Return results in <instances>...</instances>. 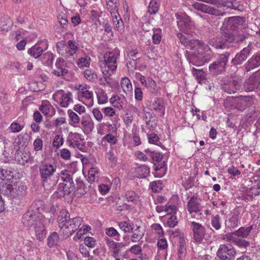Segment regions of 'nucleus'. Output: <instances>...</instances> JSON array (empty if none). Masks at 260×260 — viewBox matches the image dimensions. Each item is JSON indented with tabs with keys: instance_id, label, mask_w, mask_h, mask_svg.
<instances>
[{
	"instance_id": "1",
	"label": "nucleus",
	"mask_w": 260,
	"mask_h": 260,
	"mask_svg": "<svg viewBox=\"0 0 260 260\" xmlns=\"http://www.w3.org/2000/svg\"><path fill=\"white\" fill-rule=\"evenodd\" d=\"M57 220L60 228V234L63 235V238L71 236L79 229L82 222V219L80 217L71 218L69 213L66 210L60 211Z\"/></svg>"
},
{
	"instance_id": "2",
	"label": "nucleus",
	"mask_w": 260,
	"mask_h": 260,
	"mask_svg": "<svg viewBox=\"0 0 260 260\" xmlns=\"http://www.w3.org/2000/svg\"><path fill=\"white\" fill-rule=\"evenodd\" d=\"M56 167L49 162L42 161L39 171L41 180L46 190H51L57 184L58 176H54Z\"/></svg>"
},
{
	"instance_id": "3",
	"label": "nucleus",
	"mask_w": 260,
	"mask_h": 260,
	"mask_svg": "<svg viewBox=\"0 0 260 260\" xmlns=\"http://www.w3.org/2000/svg\"><path fill=\"white\" fill-rule=\"evenodd\" d=\"M193 48L192 51H186L185 56L190 63L196 66H200L203 58L205 57L204 53L210 55V48L202 41L196 40L193 42Z\"/></svg>"
},
{
	"instance_id": "4",
	"label": "nucleus",
	"mask_w": 260,
	"mask_h": 260,
	"mask_svg": "<svg viewBox=\"0 0 260 260\" xmlns=\"http://www.w3.org/2000/svg\"><path fill=\"white\" fill-rule=\"evenodd\" d=\"M26 186L20 181H13V183L0 186L2 193L11 200H20L26 194Z\"/></svg>"
},
{
	"instance_id": "5",
	"label": "nucleus",
	"mask_w": 260,
	"mask_h": 260,
	"mask_svg": "<svg viewBox=\"0 0 260 260\" xmlns=\"http://www.w3.org/2000/svg\"><path fill=\"white\" fill-rule=\"evenodd\" d=\"M120 55V51L118 49L107 52L104 55V60L100 64L101 71L103 74H109L114 73L117 67V60Z\"/></svg>"
},
{
	"instance_id": "6",
	"label": "nucleus",
	"mask_w": 260,
	"mask_h": 260,
	"mask_svg": "<svg viewBox=\"0 0 260 260\" xmlns=\"http://www.w3.org/2000/svg\"><path fill=\"white\" fill-rule=\"evenodd\" d=\"M242 79L239 76H233L230 79L224 80L221 85V88L229 94L234 93L242 89Z\"/></svg>"
},
{
	"instance_id": "7",
	"label": "nucleus",
	"mask_w": 260,
	"mask_h": 260,
	"mask_svg": "<svg viewBox=\"0 0 260 260\" xmlns=\"http://www.w3.org/2000/svg\"><path fill=\"white\" fill-rule=\"evenodd\" d=\"M175 16L179 29L186 34H189L193 25L190 17L181 12L176 13Z\"/></svg>"
},
{
	"instance_id": "8",
	"label": "nucleus",
	"mask_w": 260,
	"mask_h": 260,
	"mask_svg": "<svg viewBox=\"0 0 260 260\" xmlns=\"http://www.w3.org/2000/svg\"><path fill=\"white\" fill-rule=\"evenodd\" d=\"M236 253L235 248L230 244L220 245L216 252L218 260H234Z\"/></svg>"
},
{
	"instance_id": "9",
	"label": "nucleus",
	"mask_w": 260,
	"mask_h": 260,
	"mask_svg": "<svg viewBox=\"0 0 260 260\" xmlns=\"http://www.w3.org/2000/svg\"><path fill=\"white\" fill-rule=\"evenodd\" d=\"M251 50L252 44L250 43L247 47L236 54L234 58L232 59L231 63L234 66L242 64L249 55Z\"/></svg>"
},
{
	"instance_id": "10",
	"label": "nucleus",
	"mask_w": 260,
	"mask_h": 260,
	"mask_svg": "<svg viewBox=\"0 0 260 260\" xmlns=\"http://www.w3.org/2000/svg\"><path fill=\"white\" fill-rule=\"evenodd\" d=\"M15 171L11 168H0V179L2 180V185H7L9 183H13L14 181V175Z\"/></svg>"
},
{
	"instance_id": "11",
	"label": "nucleus",
	"mask_w": 260,
	"mask_h": 260,
	"mask_svg": "<svg viewBox=\"0 0 260 260\" xmlns=\"http://www.w3.org/2000/svg\"><path fill=\"white\" fill-rule=\"evenodd\" d=\"M194 240L201 243L205 235V229L201 224L192 221L191 222Z\"/></svg>"
},
{
	"instance_id": "12",
	"label": "nucleus",
	"mask_w": 260,
	"mask_h": 260,
	"mask_svg": "<svg viewBox=\"0 0 260 260\" xmlns=\"http://www.w3.org/2000/svg\"><path fill=\"white\" fill-rule=\"evenodd\" d=\"M192 7L197 11L214 16H223L224 13H220L215 8L203 3L195 2L192 5Z\"/></svg>"
},
{
	"instance_id": "13",
	"label": "nucleus",
	"mask_w": 260,
	"mask_h": 260,
	"mask_svg": "<svg viewBox=\"0 0 260 260\" xmlns=\"http://www.w3.org/2000/svg\"><path fill=\"white\" fill-rule=\"evenodd\" d=\"M55 68L52 73L57 77H63L68 73L67 64L62 58H58L55 63Z\"/></svg>"
},
{
	"instance_id": "14",
	"label": "nucleus",
	"mask_w": 260,
	"mask_h": 260,
	"mask_svg": "<svg viewBox=\"0 0 260 260\" xmlns=\"http://www.w3.org/2000/svg\"><path fill=\"white\" fill-rule=\"evenodd\" d=\"M260 66V52L254 53L251 57L243 65V68L245 72Z\"/></svg>"
},
{
	"instance_id": "15",
	"label": "nucleus",
	"mask_w": 260,
	"mask_h": 260,
	"mask_svg": "<svg viewBox=\"0 0 260 260\" xmlns=\"http://www.w3.org/2000/svg\"><path fill=\"white\" fill-rule=\"evenodd\" d=\"M187 210L189 213L194 212L196 213H200L202 209V206L201 205V200L196 197H192L187 204Z\"/></svg>"
},
{
	"instance_id": "16",
	"label": "nucleus",
	"mask_w": 260,
	"mask_h": 260,
	"mask_svg": "<svg viewBox=\"0 0 260 260\" xmlns=\"http://www.w3.org/2000/svg\"><path fill=\"white\" fill-rule=\"evenodd\" d=\"M105 241L109 249L112 252V256L114 257H118L120 252V248L123 246V244L115 242L108 238L106 239Z\"/></svg>"
},
{
	"instance_id": "17",
	"label": "nucleus",
	"mask_w": 260,
	"mask_h": 260,
	"mask_svg": "<svg viewBox=\"0 0 260 260\" xmlns=\"http://www.w3.org/2000/svg\"><path fill=\"white\" fill-rule=\"evenodd\" d=\"M39 219V218L32 211H27L23 214L22 222L25 226L30 227L34 225L37 220Z\"/></svg>"
},
{
	"instance_id": "18",
	"label": "nucleus",
	"mask_w": 260,
	"mask_h": 260,
	"mask_svg": "<svg viewBox=\"0 0 260 260\" xmlns=\"http://www.w3.org/2000/svg\"><path fill=\"white\" fill-rule=\"evenodd\" d=\"M245 19L240 16H234L228 18L226 22V27L234 29L236 28L242 27L245 22Z\"/></svg>"
},
{
	"instance_id": "19",
	"label": "nucleus",
	"mask_w": 260,
	"mask_h": 260,
	"mask_svg": "<svg viewBox=\"0 0 260 260\" xmlns=\"http://www.w3.org/2000/svg\"><path fill=\"white\" fill-rule=\"evenodd\" d=\"M82 127L84 132H91L94 128V123L91 117L88 114L83 115L80 119Z\"/></svg>"
},
{
	"instance_id": "20",
	"label": "nucleus",
	"mask_w": 260,
	"mask_h": 260,
	"mask_svg": "<svg viewBox=\"0 0 260 260\" xmlns=\"http://www.w3.org/2000/svg\"><path fill=\"white\" fill-rule=\"evenodd\" d=\"M241 217L239 214L234 213L228 220L225 221L226 228L232 230L238 226Z\"/></svg>"
},
{
	"instance_id": "21",
	"label": "nucleus",
	"mask_w": 260,
	"mask_h": 260,
	"mask_svg": "<svg viewBox=\"0 0 260 260\" xmlns=\"http://www.w3.org/2000/svg\"><path fill=\"white\" fill-rule=\"evenodd\" d=\"M222 6L226 9L241 11L243 9V6L237 0H226L222 2Z\"/></svg>"
},
{
	"instance_id": "22",
	"label": "nucleus",
	"mask_w": 260,
	"mask_h": 260,
	"mask_svg": "<svg viewBox=\"0 0 260 260\" xmlns=\"http://www.w3.org/2000/svg\"><path fill=\"white\" fill-rule=\"evenodd\" d=\"M253 229V225H250L247 227L242 226L238 230L234 231L229 233L228 235L235 236L238 237L245 238H247L251 230Z\"/></svg>"
},
{
	"instance_id": "23",
	"label": "nucleus",
	"mask_w": 260,
	"mask_h": 260,
	"mask_svg": "<svg viewBox=\"0 0 260 260\" xmlns=\"http://www.w3.org/2000/svg\"><path fill=\"white\" fill-rule=\"evenodd\" d=\"M222 37H216L210 39L208 43L216 49H224L228 48V45L225 44Z\"/></svg>"
},
{
	"instance_id": "24",
	"label": "nucleus",
	"mask_w": 260,
	"mask_h": 260,
	"mask_svg": "<svg viewBox=\"0 0 260 260\" xmlns=\"http://www.w3.org/2000/svg\"><path fill=\"white\" fill-rule=\"evenodd\" d=\"M243 85V88L241 89L246 92H250L257 89L259 85L256 81H255L252 78L249 77Z\"/></svg>"
},
{
	"instance_id": "25",
	"label": "nucleus",
	"mask_w": 260,
	"mask_h": 260,
	"mask_svg": "<svg viewBox=\"0 0 260 260\" xmlns=\"http://www.w3.org/2000/svg\"><path fill=\"white\" fill-rule=\"evenodd\" d=\"M177 38L180 40L182 44H183L187 48L189 49V51H192L194 46L193 45V42L195 41L196 40L190 39L180 32L177 33Z\"/></svg>"
},
{
	"instance_id": "26",
	"label": "nucleus",
	"mask_w": 260,
	"mask_h": 260,
	"mask_svg": "<svg viewBox=\"0 0 260 260\" xmlns=\"http://www.w3.org/2000/svg\"><path fill=\"white\" fill-rule=\"evenodd\" d=\"M209 70L214 74L218 75L225 71V67L217 60L209 66Z\"/></svg>"
},
{
	"instance_id": "27",
	"label": "nucleus",
	"mask_w": 260,
	"mask_h": 260,
	"mask_svg": "<svg viewBox=\"0 0 260 260\" xmlns=\"http://www.w3.org/2000/svg\"><path fill=\"white\" fill-rule=\"evenodd\" d=\"M150 174V169L146 165H142L135 169L136 176L139 178H144Z\"/></svg>"
},
{
	"instance_id": "28",
	"label": "nucleus",
	"mask_w": 260,
	"mask_h": 260,
	"mask_svg": "<svg viewBox=\"0 0 260 260\" xmlns=\"http://www.w3.org/2000/svg\"><path fill=\"white\" fill-rule=\"evenodd\" d=\"M228 238L235 245L240 247L246 248L249 245V242L248 241L235 236L228 235Z\"/></svg>"
},
{
	"instance_id": "29",
	"label": "nucleus",
	"mask_w": 260,
	"mask_h": 260,
	"mask_svg": "<svg viewBox=\"0 0 260 260\" xmlns=\"http://www.w3.org/2000/svg\"><path fill=\"white\" fill-rule=\"evenodd\" d=\"M87 189L82 181L79 179L76 180V189L74 191L76 196L81 197L86 193Z\"/></svg>"
},
{
	"instance_id": "30",
	"label": "nucleus",
	"mask_w": 260,
	"mask_h": 260,
	"mask_svg": "<svg viewBox=\"0 0 260 260\" xmlns=\"http://www.w3.org/2000/svg\"><path fill=\"white\" fill-rule=\"evenodd\" d=\"M59 92L63 93L60 98V106L62 107L66 108L71 102H73L72 99V93L70 91L64 93V91L62 90H60Z\"/></svg>"
},
{
	"instance_id": "31",
	"label": "nucleus",
	"mask_w": 260,
	"mask_h": 260,
	"mask_svg": "<svg viewBox=\"0 0 260 260\" xmlns=\"http://www.w3.org/2000/svg\"><path fill=\"white\" fill-rule=\"evenodd\" d=\"M221 37L224 41L223 42L228 45V47L231 44L235 43L234 32L227 30L222 33Z\"/></svg>"
},
{
	"instance_id": "32",
	"label": "nucleus",
	"mask_w": 260,
	"mask_h": 260,
	"mask_svg": "<svg viewBox=\"0 0 260 260\" xmlns=\"http://www.w3.org/2000/svg\"><path fill=\"white\" fill-rule=\"evenodd\" d=\"M74 183H60L58 186V190L62 191L65 195H69L74 191Z\"/></svg>"
},
{
	"instance_id": "33",
	"label": "nucleus",
	"mask_w": 260,
	"mask_h": 260,
	"mask_svg": "<svg viewBox=\"0 0 260 260\" xmlns=\"http://www.w3.org/2000/svg\"><path fill=\"white\" fill-rule=\"evenodd\" d=\"M12 25V21L9 16L5 15L1 17L0 19V27L3 30L8 31L11 28Z\"/></svg>"
},
{
	"instance_id": "34",
	"label": "nucleus",
	"mask_w": 260,
	"mask_h": 260,
	"mask_svg": "<svg viewBox=\"0 0 260 260\" xmlns=\"http://www.w3.org/2000/svg\"><path fill=\"white\" fill-rule=\"evenodd\" d=\"M132 235L130 237V239L134 243L140 241L144 235V232L140 230V226H138L135 230H132Z\"/></svg>"
},
{
	"instance_id": "35",
	"label": "nucleus",
	"mask_w": 260,
	"mask_h": 260,
	"mask_svg": "<svg viewBox=\"0 0 260 260\" xmlns=\"http://www.w3.org/2000/svg\"><path fill=\"white\" fill-rule=\"evenodd\" d=\"M121 86L123 91L126 94H128L132 92L133 87L128 78L125 77L121 79Z\"/></svg>"
},
{
	"instance_id": "36",
	"label": "nucleus",
	"mask_w": 260,
	"mask_h": 260,
	"mask_svg": "<svg viewBox=\"0 0 260 260\" xmlns=\"http://www.w3.org/2000/svg\"><path fill=\"white\" fill-rule=\"evenodd\" d=\"M186 252V241L184 237H180L179 240L178 257L182 259L185 255Z\"/></svg>"
},
{
	"instance_id": "37",
	"label": "nucleus",
	"mask_w": 260,
	"mask_h": 260,
	"mask_svg": "<svg viewBox=\"0 0 260 260\" xmlns=\"http://www.w3.org/2000/svg\"><path fill=\"white\" fill-rule=\"evenodd\" d=\"M125 98H121L118 95H114L110 99L111 104L115 107L118 109H122L124 105Z\"/></svg>"
},
{
	"instance_id": "38",
	"label": "nucleus",
	"mask_w": 260,
	"mask_h": 260,
	"mask_svg": "<svg viewBox=\"0 0 260 260\" xmlns=\"http://www.w3.org/2000/svg\"><path fill=\"white\" fill-rule=\"evenodd\" d=\"M147 155L150 156L153 161L156 162H161L163 158V155L158 152L151 151L149 149H147L145 150Z\"/></svg>"
},
{
	"instance_id": "39",
	"label": "nucleus",
	"mask_w": 260,
	"mask_h": 260,
	"mask_svg": "<svg viewBox=\"0 0 260 260\" xmlns=\"http://www.w3.org/2000/svg\"><path fill=\"white\" fill-rule=\"evenodd\" d=\"M112 22L117 31L120 33H122L124 31V23L120 15H119V17L115 16L112 18Z\"/></svg>"
},
{
	"instance_id": "40",
	"label": "nucleus",
	"mask_w": 260,
	"mask_h": 260,
	"mask_svg": "<svg viewBox=\"0 0 260 260\" xmlns=\"http://www.w3.org/2000/svg\"><path fill=\"white\" fill-rule=\"evenodd\" d=\"M43 51V49L36 44L28 50V53L33 57L37 58L41 55Z\"/></svg>"
},
{
	"instance_id": "41",
	"label": "nucleus",
	"mask_w": 260,
	"mask_h": 260,
	"mask_svg": "<svg viewBox=\"0 0 260 260\" xmlns=\"http://www.w3.org/2000/svg\"><path fill=\"white\" fill-rule=\"evenodd\" d=\"M211 224L216 231L219 230L221 227V218L219 215H212L211 218Z\"/></svg>"
},
{
	"instance_id": "42",
	"label": "nucleus",
	"mask_w": 260,
	"mask_h": 260,
	"mask_svg": "<svg viewBox=\"0 0 260 260\" xmlns=\"http://www.w3.org/2000/svg\"><path fill=\"white\" fill-rule=\"evenodd\" d=\"M61 176V180L63 182L65 183H74L72 175L70 172L66 170H62L60 172V174H58Z\"/></svg>"
},
{
	"instance_id": "43",
	"label": "nucleus",
	"mask_w": 260,
	"mask_h": 260,
	"mask_svg": "<svg viewBox=\"0 0 260 260\" xmlns=\"http://www.w3.org/2000/svg\"><path fill=\"white\" fill-rule=\"evenodd\" d=\"M59 236L56 232L52 233L48 238V245L50 247L58 244Z\"/></svg>"
},
{
	"instance_id": "44",
	"label": "nucleus",
	"mask_w": 260,
	"mask_h": 260,
	"mask_svg": "<svg viewBox=\"0 0 260 260\" xmlns=\"http://www.w3.org/2000/svg\"><path fill=\"white\" fill-rule=\"evenodd\" d=\"M192 73V74L196 77L197 79L200 83L205 78L206 74L203 71V69H197L193 67Z\"/></svg>"
},
{
	"instance_id": "45",
	"label": "nucleus",
	"mask_w": 260,
	"mask_h": 260,
	"mask_svg": "<svg viewBox=\"0 0 260 260\" xmlns=\"http://www.w3.org/2000/svg\"><path fill=\"white\" fill-rule=\"evenodd\" d=\"M125 197L127 202L136 203L139 199L138 196L132 190L127 191L125 193Z\"/></svg>"
},
{
	"instance_id": "46",
	"label": "nucleus",
	"mask_w": 260,
	"mask_h": 260,
	"mask_svg": "<svg viewBox=\"0 0 260 260\" xmlns=\"http://www.w3.org/2000/svg\"><path fill=\"white\" fill-rule=\"evenodd\" d=\"M235 43L243 42L248 37L247 34H245L242 30L234 31Z\"/></svg>"
},
{
	"instance_id": "47",
	"label": "nucleus",
	"mask_w": 260,
	"mask_h": 260,
	"mask_svg": "<svg viewBox=\"0 0 260 260\" xmlns=\"http://www.w3.org/2000/svg\"><path fill=\"white\" fill-rule=\"evenodd\" d=\"M53 109V107L50 104L48 101H44L39 108V110L45 115L49 114L50 109Z\"/></svg>"
},
{
	"instance_id": "48",
	"label": "nucleus",
	"mask_w": 260,
	"mask_h": 260,
	"mask_svg": "<svg viewBox=\"0 0 260 260\" xmlns=\"http://www.w3.org/2000/svg\"><path fill=\"white\" fill-rule=\"evenodd\" d=\"M159 4L156 0H151L148 6V12L151 14L156 13L158 10Z\"/></svg>"
},
{
	"instance_id": "49",
	"label": "nucleus",
	"mask_w": 260,
	"mask_h": 260,
	"mask_svg": "<svg viewBox=\"0 0 260 260\" xmlns=\"http://www.w3.org/2000/svg\"><path fill=\"white\" fill-rule=\"evenodd\" d=\"M230 55L231 53L229 52L226 51L224 53L220 54L216 60L226 67Z\"/></svg>"
},
{
	"instance_id": "50",
	"label": "nucleus",
	"mask_w": 260,
	"mask_h": 260,
	"mask_svg": "<svg viewBox=\"0 0 260 260\" xmlns=\"http://www.w3.org/2000/svg\"><path fill=\"white\" fill-rule=\"evenodd\" d=\"M41 58L43 62H44L47 66H49L52 63L54 57L52 53L47 52L42 55Z\"/></svg>"
},
{
	"instance_id": "51",
	"label": "nucleus",
	"mask_w": 260,
	"mask_h": 260,
	"mask_svg": "<svg viewBox=\"0 0 260 260\" xmlns=\"http://www.w3.org/2000/svg\"><path fill=\"white\" fill-rule=\"evenodd\" d=\"M69 118L73 124H78L80 122V118L78 114L71 110L68 111Z\"/></svg>"
},
{
	"instance_id": "52",
	"label": "nucleus",
	"mask_w": 260,
	"mask_h": 260,
	"mask_svg": "<svg viewBox=\"0 0 260 260\" xmlns=\"http://www.w3.org/2000/svg\"><path fill=\"white\" fill-rule=\"evenodd\" d=\"M148 142L149 143L158 145L160 143L159 138L157 134L152 133L151 134L147 133Z\"/></svg>"
},
{
	"instance_id": "53",
	"label": "nucleus",
	"mask_w": 260,
	"mask_h": 260,
	"mask_svg": "<svg viewBox=\"0 0 260 260\" xmlns=\"http://www.w3.org/2000/svg\"><path fill=\"white\" fill-rule=\"evenodd\" d=\"M152 107L155 111L161 112V116H164L165 113V108L163 105L157 101L152 103Z\"/></svg>"
},
{
	"instance_id": "54",
	"label": "nucleus",
	"mask_w": 260,
	"mask_h": 260,
	"mask_svg": "<svg viewBox=\"0 0 260 260\" xmlns=\"http://www.w3.org/2000/svg\"><path fill=\"white\" fill-rule=\"evenodd\" d=\"M98 174V171L96 168H92L90 169L88 171V178L89 180L91 182L97 181L98 177L96 176L95 175Z\"/></svg>"
},
{
	"instance_id": "55",
	"label": "nucleus",
	"mask_w": 260,
	"mask_h": 260,
	"mask_svg": "<svg viewBox=\"0 0 260 260\" xmlns=\"http://www.w3.org/2000/svg\"><path fill=\"white\" fill-rule=\"evenodd\" d=\"M106 157L110 161L111 166L114 167L116 165L117 158L114 153L112 151H110L106 153Z\"/></svg>"
},
{
	"instance_id": "56",
	"label": "nucleus",
	"mask_w": 260,
	"mask_h": 260,
	"mask_svg": "<svg viewBox=\"0 0 260 260\" xmlns=\"http://www.w3.org/2000/svg\"><path fill=\"white\" fill-rule=\"evenodd\" d=\"M57 19L62 27L66 28L67 27L68 21L65 14L62 13L59 14L57 16Z\"/></svg>"
},
{
	"instance_id": "57",
	"label": "nucleus",
	"mask_w": 260,
	"mask_h": 260,
	"mask_svg": "<svg viewBox=\"0 0 260 260\" xmlns=\"http://www.w3.org/2000/svg\"><path fill=\"white\" fill-rule=\"evenodd\" d=\"M84 77L89 81H94L97 79V75L90 70H86L84 72Z\"/></svg>"
},
{
	"instance_id": "58",
	"label": "nucleus",
	"mask_w": 260,
	"mask_h": 260,
	"mask_svg": "<svg viewBox=\"0 0 260 260\" xmlns=\"http://www.w3.org/2000/svg\"><path fill=\"white\" fill-rule=\"evenodd\" d=\"M119 228L124 233H130L132 231L133 228L131 225L126 221L120 222L118 224Z\"/></svg>"
},
{
	"instance_id": "59",
	"label": "nucleus",
	"mask_w": 260,
	"mask_h": 260,
	"mask_svg": "<svg viewBox=\"0 0 260 260\" xmlns=\"http://www.w3.org/2000/svg\"><path fill=\"white\" fill-rule=\"evenodd\" d=\"M147 87L149 88L150 91L152 93H155L158 91L156 84L152 79L149 78L148 79V85Z\"/></svg>"
},
{
	"instance_id": "60",
	"label": "nucleus",
	"mask_w": 260,
	"mask_h": 260,
	"mask_svg": "<svg viewBox=\"0 0 260 260\" xmlns=\"http://www.w3.org/2000/svg\"><path fill=\"white\" fill-rule=\"evenodd\" d=\"M63 138L60 135L55 136L54 138V140L53 142V146L56 148H58L60 146H61L63 143Z\"/></svg>"
},
{
	"instance_id": "61",
	"label": "nucleus",
	"mask_w": 260,
	"mask_h": 260,
	"mask_svg": "<svg viewBox=\"0 0 260 260\" xmlns=\"http://www.w3.org/2000/svg\"><path fill=\"white\" fill-rule=\"evenodd\" d=\"M23 128V126L20 125L16 122H13L10 125L9 128L12 133H18L21 131Z\"/></svg>"
},
{
	"instance_id": "62",
	"label": "nucleus",
	"mask_w": 260,
	"mask_h": 260,
	"mask_svg": "<svg viewBox=\"0 0 260 260\" xmlns=\"http://www.w3.org/2000/svg\"><path fill=\"white\" fill-rule=\"evenodd\" d=\"M98 103L99 104H104L108 102V97L106 93L102 91L97 94Z\"/></svg>"
},
{
	"instance_id": "63",
	"label": "nucleus",
	"mask_w": 260,
	"mask_h": 260,
	"mask_svg": "<svg viewBox=\"0 0 260 260\" xmlns=\"http://www.w3.org/2000/svg\"><path fill=\"white\" fill-rule=\"evenodd\" d=\"M103 140L106 141L111 144H115L117 142V139L112 134H107L103 138Z\"/></svg>"
},
{
	"instance_id": "64",
	"label": "nucleus",
	"mask_w": 260,
	"mask_h": 260,
	"mask_svg": "<svg viewBox=\"0 0 260 260\" xmlns=\"http://www.w3.org/2000/svg\"><path fill=\"white\" fill-rule=\"evenodd\" d=\"M162 184L160 181H154L151 183V189L155 192H159L162 189Z\"/></svg>"
}]
</instances>
